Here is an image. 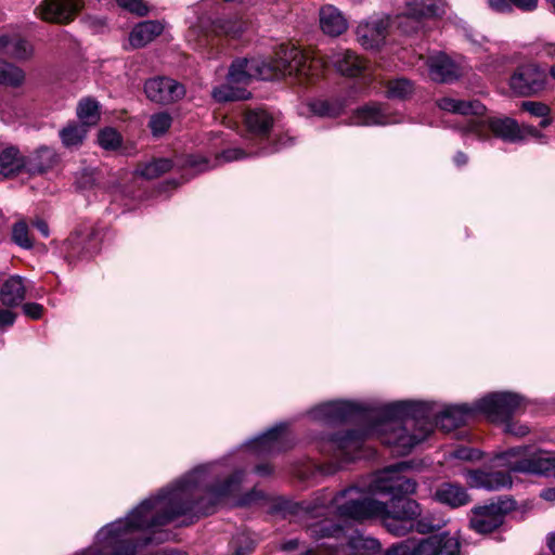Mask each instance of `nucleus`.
<instances>
[{
  "mask_svg": "<svg viewBox=\"0 0 555 555\" xmlns=\"http://www.w3.org/2000/svg\"><path fill=\"white\" fill-rule=\"evenodd\" d=\"M512 7H516L521 11H532L537 8L538 0H509Z\"/></svg>",
  "mask_w": 555,
  "mask_h": 555,
  "instance_id": "c03bdc74",
  "label": "nucleus"
},
{
  "mask_svg": "<svg viewBox=\"0 0 555 555\" xmlns=\"http://www.w3.org/2000/svg\"><path fill=\"white\" fill-rule=\"evenodd\" d=\"M23 312L33 320H38L43 314V307L36 302H27L23 305Z\"/></svg>",
  "mask_w": 555,
  "mask_h": 555,
  "instance_id": "ea45409f",
  "label": "nucleus"
},
{
  "mask_svg": "<svg viewBox=\"0 0 555 555\" xmlns=\"http://www.w3.org/2000/svg\"><path fill=\"white\" fill-rule=\"evenodd\" d=\"M171 162L166 158L154 159L150 163L140 164L135 169V175L145 179H155L169 171Z\"/></svg>",
  "mask_w": 555,
  "mask_h": 555,
  "instance_id": "c85d7f7f",
  "label": "nucleus"
},
{
  "mask_svg": "<svg viewBox=\"0 0 555 555\" xmlns=\"http://www.w3.org/2000/svg\"><path fill=\"white\" fill-rule=\"evenodd\" d=\"M429 77L438 82H447L457 78L461 74L460 67L448 55L438 53L427 59Z\"/></svg>",
  "mask_w": 555,
  "mask_h": 555,
  "instance_id": "f3484780",
  "label": "nucleus"
},
{
  "mask_svg": "<svg viewBox=\"0 0 555 555\" xmlns=\"http://www.w3.org/2000/svg\"><path fill=\"white\" fill-rule=\"evenodd\" d=\"M414 87L411 80L397 78L386 82L385 93L389 99L403 100L413 93Z\"/></svg>",
  "mask_w": 555,
  "mask_h": 555,
  "instance_id": "c756f323",
  "label": "nucleus"
},
{
  "mask_svg": "<svg viewBox=\"0 0 555 555\" xmlns=\"http://www.w3.org/2000/svg\"><path fill=\"white\" fill-rule=\"evenodd\" d=\"M10 44V38L7 35L0 36V52H4L7 54V50Z\"/></svg>",
  "mask_w": 555,
  "mask_h": 555,
  "instance_id": "8fccbe9b",
  "label": "nucleus"
},
{
  "mask_svg": "<svg viewBox=\"0 0 555 555\" xmlns=\"http://www.w3.org/2000/svg\"><path fill=\"white\" fill-rule=\"evenodd\" d=\"M288 547H289V548H294V543H293V542H289Z\"/></svg>",
  "mask_w": 555,
  "mask_h": 555,
  "instance_id": "bf43d9fd",
  "label": "nucleus"
},
{
  "mask_svg": "<svg viewBox=\"0 0 555 555\" xmlns=\"http://www.w3.org/2000/svg\"><path fill=\"white\" fill-rule=\"evenodd\" d=\"M256 472L260 475H267L271 472L269 465H258Z\"/></svg>",
  "mask_w": 555,
  "mask_h": 555,
  "instance_id": "864d4df0",
  "label": "nucleus"
},
{
  "mask_svg": "<svg viewBox=\"0 0 555 555\" xmlns=\"http://www.w3.org/2000/svg\"><path fill=\"white\" fill-rule=\"evenodd\" d=\"M26 169V159L13 146L0 152V178L7 179L16 176Z\"/></svg>",
  "mask_w": 555,
  "mask_h": 555,
  "instance_id": "412c9836",
  "label": "nucleus"
},
{
  "mask_svg": "<svg viewBox=\"0 0 555 555\" xmlns=\"http://www.w3.org/2000/svg\"><path fill=\"white\" fill-rule=\"evenodd\" d=\"M244 156V152L240 149L227 150L222 153L221 157L227 162L240 159Z\"/></svg>",
  "mask_w": 555,
  "mask_h": 555,
  "instance_id": "49530a36",
  "label": "nucleus"
},
{
  "mask_svg": "<svg viewBox=\"0 0 555 555\" xmlns=\"http://www.w3.org/2000/svg\"><path fill=\"white\" fill-rule=\"evenodd\" d=\"M27 287L24 278L0 274V304L5 307H16L25 299Z\"/></svg>",
  "mask_w": 555,
  "mask_h": 555,
  "instance_id": "2eb2a0df",
  "label": "nucleus"
},
{
  "mask_svg": "<svg viewBox=\"0 0 555 555\" xmlns=\"http://www.w3.org/2000/svg\"><path fill=\"white\" fill-rule=\"evenodd\" d=\"M81 8V0H43L38 10L44 21L67 24L75 18Z\"/></svg>",
  "mask_w": 555,
  "mask_h": 555,
  "instance_id": "9b49d317",
  "label": "nucleus"
},
{
  "mask_svg": "<svg viewBox=\"0 0 555 555\" xmlns=\"http://www.w3.org/2000/svg\"><path fill=\"white\" fill-rule=\"evenodd\" d=\"M548 48H550V49H553V51H554V53H555V42H554V43H550V44H548Z\"/></svg>",
  "mask_w": 555,
  "mask_h": 555,
  "instance_id": "4d7b16f0",
  "label": "nucleus"
},
{
  "mask_svg": "<svg viewBox=\"0 0 555 555\" xmlns=\"http://www.w3.org/2000/svg\"><path fill=\"white\" fill-rule=\"evenodd\" d=\"M548 545L554 551L555 553V537H551L550 540H548Z\"/></svg>",
  "mask_w": 555,
  "mask_h": 555,
  "instance_id": "5fc2aeb1",
  "label": "nucleus"
},
{
  "mask_svg": "<svg viewBox=\"0 0 555 555\" xmlns=\"http://www.w3.org/2000/svg\"><path fill=\"white\" fill-rule=\"evenodd\" d=\"M300 51L305 55V63L307 65H310L315 60H320L323 64L320 76L308 75L307 79H300L297 75H293V78L300 85H311L323 78L328 63H332L339 73L347 76H358L365 68V61L351 50L333 52L326 57L315 54L311 55L301 49Z\"/></svg>",
  "mask_w": 555,
  "mask_h": 555,
  "instance_id": "423d86ee",
  "label": "nucleus"
},
{
  "mask_svg": "<svg viewBox=\"0 0 555 555\" xmlns=\"http://www.w3.org/2000/svg\"><path fill=\"white\" fill-rule=\"evenodd\" d=\"M7 54L11 57L24 60L31 55V47L24 39H10V44Z\"/></svg>",
  "mask_w": 555,
  "mask_h": 555,
  "instance_id": "72a5a7b5",
  "label": "nucleus"
},
{
  "mask_svg": "<svg viewBox=\"0 0 555 555\" xmlns=\"http://www.w3.org/2000/svg\"><path fill=\"white\" fill-rule=\"evenodd\" d=\"M220 29L228 36L236 37L244 30L242 21H224L220 25Z\"/></svg>",
  "mask_w": 555,
  "mask_h": 555,
  "instance_id": "4c0bfd02",
  "label": "nucleus"
},
{
  "mask_svg": "<svg viewBox=\"0 0 555 555\" xmlns=\"http://www.w3.org/2000/svg\"><path fill=\"white\" fill-rule=\"evenodd\" d=\"M489 5L492 10L500 13L512 11V3L509 0H489Z\"/></svg>",
  "mask_w": 555,
  "mask_h": 555,
  "instance_id": "79ce46f5",
  "label": "nucleus"
},
{
  "mask_svg": "<svg viewBox=\"0 0 555 555\" xmlns=\"http://www.w3.org/2000/svg\"><path fill=\"white\" fill-rule=\"evenodd\" d=\"M505 430L511 433V434H513V435H515V436L522 437V436L527 435L528 427L522 426V425H517V424H514V423H507L506 427H505Z\"/></svg>",
  "mask_w": 555,
  "mask_h": 555,
  "instance_id": "a18cd8bd",
  "label": "nucleus"
},
{
  "mask_svg": "<svg viewBox=\"0 0 555 555\" xmlns=\"http://www.w3.org/2000/svg\"><path fill=\"white\" fill-rule=\"evenodd\" d=\"M434 498L437 502L456 508L469 502L466 490L456 483L443 482L435 491Z\"/></svg>",
  "mask_w": 555,
  "mask_h": 555,
  "instance_id": "aec40b11",
  "label": "nucleus"
},
{
  "mask_svg": "<svg viewBox=\"0 0 555 555\" xmlns=\"http://www.w3.org/2000/svg\"><path fill=\"white\" fill-rule=\"evenodd\" d=\"M444 8V0H412L406 3L405 12L397 17L398 27L408 34L415 31L422 20L439 17Z\"/></svg>",
  "mask_w": 555,
  "mask_h": 555,
  "instance_id": "0eeeda50",
  "label": "nucleus"
},
{
  "mask_svg": "<svg viewBox=\"0 0 555 555\" xmlns=\"http://www.w3.org/2000/svg\"><path fill=\"white\" fill-rule=\"evenodd\" d=\"M546 73L534 64L519 66L509 79L514 93L529 96L543 91L546 87Z\"/></svg>",
  "mask_w": 555,
  "mask_h": 555,
  "instance_id": "1a4fd4ad",
  "label": "nucleus"
},
{
  "mask_svg": "<svg viewBox=\"0 0 555 555\" xmlns=\"http://www.w3.org/2000/svg\"><path fill=\"white\" fill-rule=\"evenodd\" d=\"M522 406V398L512 392L490 393L474 406L452 405L437 414L424 402L398 401L374 411L347 401H332L315 406L312 418L325 423L348 420L375 418L364 431H347L324 441L321 451L341 466L362 456L364 441L376 436L382 443L393 447L399 454L409 453L414 446L425 440L435 425L451 431L465 424L476 412L486 414L491 421H506Z\"/></svg>",
  "mask_w": 555,
  "mask_h": 555,
  "instance_id": "f257e3e1",
  "label": "nucleus"
},
{
  "mask_svg": "<svg viewBox=\"0 0 555 555\" xmlns=\"http://www.w3.org/2000/svg\"><path fill=\"white\" fill-rule=\"evenodd\" d=\"M322 66L320 60L307 65L300 48L281 44L271 62L260 59L235 60L230 67L228 81L246 85L250 79L270 80L285 76L293 77V75L307 79L308 75L320 76Z\"/></svg>",
  "mask_w": 555,
  "mask_h": 555,
  "instance_id": "20e7f679",
  "label": "nucleus"
},
{
  "mask_svg": "<svg viewBox=\"0 0 555 555\" xmlns=\"http://www.w3.org/2000/svg\"><path fill=\"white\" fill-rule=\"evenodd\" d=\"M412 555H461L459 539L447 533L421 540Z\"/></svg>",
  "mask_w": 555,
  "mask_h": 555,
  "instance_id": "f8f14e48",
  "label": "nucleus"
},
{
  "mask_svg": "<svg viewBox=\"0 0 555 555\" xmlns=\"http://www.w3.org/2000/svg\"><path fill=\"white\" fill-rule=\"evenodd\" d=\"M352 122L359 126L383 125L385 124V116L382 113L380 107L366 105L354 113Z\"/></svg>",
  "mask_w": 555,
  "mask_h": 555,
  "instance_id": "bb28decb",
  "label": "nucleus"
},
{
  "mask_svg": "<svg viewBox=\"0 0 555 555\" xmlns=\"http://www.w3.org/2000/svg\"><path fill=\"white\" fill-rule=\"evenodd\" d=\"M146 96L156 103L168 104L180 100L185 94V88L175 79L157 77L144 85Z\"/></svg>",
  "mask_w": 555,
  "mask_h": 555,
  "instance_id": "9d476101",
  "label": "nucleus"
},
{
  "mask_svg": "<svg viewBox=\"0 0 555 555\" xmlns=\"http://www.w3.org/2000/svg\"><path fill=\"white\" fill-rule=\"evenodd\" d=\"M453 456L463 461H475L480 459V452L477 449L461 447L454 450Z\"/></svg>",
  "mask_w": 555,
  "mask_h": 555,
  "instance_id": "58836bf2",
  "label": "nucleus"
},
{
  "mask_svg": "<svg viewBox=\"0 0 555 555\" xmlns=\"http://www.w3.org/2000/svg\"><path fill=\"white\" fill-rule=\"evenodd\" d=\"M249 96V91L244 88H236L229 81L227 85H222L212 90V98L217 102L241 101L247 100Z\"/></svg>",
  "mask_w": 555,
  "mask_h": 555,
  "instance_id": "cd10ccee",
  "label": "nucleus"
},
{
  "mask_svg": "<svg viewBox=\"0 0 555 555\" xmlns=\"http://www.w3.org/2000/svg\"><path fill=\"white\" fill-rule=\"evenodd\" d=\"M521 109L534 117L542 118L540 121V126L542 128H546L552 124V119L550 118L551 108L545 103L538 101H524L521 103Z\"/></svg>",
  "mask_w": 555,
  "mask_h": 555,
  "instance_id": "7c9ffc66",
  "label": "nucleus"
},
{
  "mask_svg": "<svg viewBox=\"0 0 555 555\" xmlns=\"http://www.w3.org/2000/svg\"><path fill=\"white\" fill-rule=\"evenodd\" d=\"M242 472H235L222 485L208 487L207 467H198L156 498L143 501L126 519L102 528L98 545L80 555H133L138 544L132 539L134 530L168 524L177 516L193 512L208 515L225 496L238 490Z\"/></svg>",
  "mask_w": 555,
  "mask_h": 555,
  "instance_id": "f03ea898",
  "label": "nucleus"
},
{
  "mask_svg": "<svg viewBox=\"0 0 555 555\" xmlns=\"http://www.w3.org/2000/svg\"><path fill=\"white\" fill-rule=\"evenodd\" d=\"M466 480L470 487L486 490H500L512 485V478L506 472L469 470Z\"/></svg>",
  "mask_w": 555,
  "mask_h": 555,
  "instance_id": "dca6fc26",
  "label": "nucleus"
},
{
  "mask_svg": "<svg viewBox=\"0 0 555 555\" xmlns=\"http://www.w3.org/2000/svg\"><path fill=\"white\" fill-rule=\"evenodd\" d=\"M34 225L38 229V231L42 234L43 237L49 236V228H48V224L43 220L35 221Z\"/></svg>",
  "mask_w": 555,
  "mask_h": 555,
  "instance_id": "de8ad7c7",
  "label": "nucleus"
},
{
  "mask_svg": "<svg viewBox=\"0 0 555 555\" xmlns=\"http://www.w3.org/2000/svg\"><path fill=\"white\" fill-rule=\"evenodd\" d=\"M385 555H408L405 545H398L390 548Z\"/></svg>",
  "mask_w": 555,
  "mask_h": 555,
  "instance_id": "09e8293b",
  "label": "nucleus"
},
{
  "mask_svg": "<svg viewBox=\"0 0 555 555\" xmlns=\"http://www.w3.org/2000/svg\"><path fill=\"white\" fill-rule=\"evenodd\" d=\"M319 23L321 30L331 37L340 36L348 28V21L343 12L332 4H325L320 9Z\"/></svg>",
  "mask_w": 555,
  "mask_h": 555,
  "instance_id": "a211bd4d",
  "label": "nucleus"
},
{
  "mask_svg": "<svg viewBox=\"0 0 555 555\" xmlns=\"http://www.w3.org/2000/svg\"><path fill=\"white\" fill-rule=\"evenodd\" d=\"M311 111L319 116H335L337 111L326 101H317L311 103Z\"/></svg>",
  "mask_w": 555,
  "mask_h": 555,
  "instance_id": "e433bc0d",
  "label": "nucleus"
},
{
  "mask_svg": "<svg viewBox=\"0 0 555 555\" xmlns=\"http://www.w3.org/2000/svg\"><path fill=\"white\" fill-rule=\"evenodd\" d=\"M171 121V116L162 112L151 116L149 126L154 135H162L170 128Z\"/></svg>",
  "mask_w": 555,
  "mask_h": 555,
  "instance_id": "473e14b6",
  "label": "nucleus"
},
{
  "mask_svg": "<svg viewBox=\"0 0 555 555\" xmlns=\"http://www.w3.org/2000/svg\"><path fill=\"white\" fill-rule=\"evenodd\" d=\"M25 81V73L18 66L0 60V85L11 88H18Z\"/></svg>",
  "mask_w": 555,
  "mask_h": 555,
  "instance_id": "a878e982",
  "label": "nucleus"
},
{
  "mask_svg": "<svg viewBox=\"0 0 555 555\" xmlns=\"http://www.w3.org/2000/svg\"><path fill=\"white\" fill-rule=\"evenodd\" d=\"M188 165L197 172L205 171L210 168L208 160L201 156H190Z\"/></svg>",
  "mask_w": 555,
  "mask_h": 555,
  "instance_id": "a19ab883",
  "label": "nucleus"
},
{
  "mask_svg": "<svg viewBox=\"0 0 555 555\" xmlns=\"http://www.w3.org/2000/svg\"><path fill=\"white\" fill-rule=\"evenodd\" d=\"M116 2L120 8L139 16L146 15L149 12V9L143 0H116Z\"/></svg>",
  "mask_w": 555,
  "mask_h": 555,
  "instance_id": "c9c22d12",
  "label": "nucleus"
},
{
  "mask_svg": "<svg viewBox=\"0 0 555 555\" xmlns=\"http://www.w3.org/2000/svg\"><path fill=\"white\" fill-rule=\"evenodd\" d=\"M76 114L80 120L81 126L87 129L95 126L100 120V105L99 102L92 98L81 99L76 108Z\"/></svg>",
  "mask_w": 555,
  "mask_h": 555,
  "instance_id": "b1692460",
  "label": "nucleus"
},
{
  "mask_svg": "<svg viewBox=\"0 0 555 555\" xmlns=\"http://www.w3.org/2000/svg\"><path fill=\"white\" fill-rule=\"evenodd\" d=\"M12 238L17 245L24 248H30L33 246L28 227L24 221H18L14 224L12 229Z\"/></svg>",
  "mask_w": 555,
  "mask_h": 555,
  "instance_id": "f704fd0d",
  "label": "nucleus"
},
{
  "mask_svg": "<svg viewBox=\"0 0 555 555\" xmlns=\"http://www.w3.org/2000/svg\"><path fill=\"white\" fill-rule=\"evenodd\" d=\"M437 105L442 111L460 114L463 116H473L465 127L464 133L474 134L478 139H487L490 133L501 138L504 141L515 142L524 138L522 129L518 124L508 117L488 118L482 116L486 106L477 100H460L451 96H443L437 101Z\"/></svg>",
  "mask_w": 555,
  "mask_h": 555,
  "instance_id": "39448f33",
  "label": "nucleus"
},
{
  "mask_svg": "<svg viewBox=\"0 0 555 555\" xmlns=\"http://www.w3.org/2000/svg\"><path fill=\"white\" fill-rule=\"evenodd\" d=\"M388 20L377 18L360 23L357 28V38L364 49L379 48L387 36Z\"/></svg>",
  "mask_w": 555,
  "mask_h": 555,
  "instance_id": "4468645a",
  "label": "nucleus"
},
{
  "mask_svg": "<svg viewBox=\"0 0 555 555\" xmlns=\"http://www.w3.org/2000/svg\"><path fill=\"white\" fill-rule=\"evenodd\" d=\"M512 508L513 501L508 499L475 507L472 511L469 526L478 533L492 532L503 524L505 514Z\"/></svg>",
  "mask_w": 555,
  "mask_h": 555,
  "instance_id": "6e6552de",
  "label": "nucleus"
},
{
  "mask_svg": "<svg viewBox=\"0 0 555 555\" xmlns=\"http://www.w3.org/2000/svg\"><path fill=\"white\" fill-rule=\"evenodd\" d=\"M16 314L8 309H0V327L11 326L15 322Z\"/></svg>",
  "mask_w": 555,
  "mask_h": 555,
  "instance_id": "37998d69",
  "label": "nucleus"
},
{
  "mask_svg": "<svg viewBox=\"0 0 555 555\" xmlns=\"http://www.w3.org/2000/svg\"><path fill=\"white\" fill-rule=\"evenodd\" d=\"M548 73H550L551 78L555 80V65H553V66L550 68V72H548Z\"/></svg>",
  "mask_w": 555,
  "mask_h": 555,
  "instance_id": "6e6d98bb",
  "label": "nucleus"
},
{
  "mask_svg": "<svg viewBox=\"0 0 555 555\" xmlns=\"http://www.w3.org/2000/svg\"><path fill=\"white\" fill-rule=\"evenodd\" d=\"M284 438L285 426L279 425L254 439L250 442L249 448L259 455L271 454L283 449Z\"/></svg>",
  "mask_w": 555,
  "mask_h": 555,
  "instance_id": "6ab92c4d",
  "label": "nucleus"
},
{
  "mask_svg": "<svg viewBox=\"0 0 555 555\" xmlns=\"http://www.w3.org/2000/svg\"><path fill=\"white\" fill-rule=\"evenodd\" d=\"M408 468L405 462L389 466L378 472L370 483L371 493L391 496L389 505L367 496L357 487L336 493L332 502L343 517L356 520L379 518L393 535H405L412 530L425 534L439 529L438 522L422 517L421 505L415 500L400 498L416 490V482L404 474Z\"/></svg>",
  "mask_w": 555,
  "mask_h": 555,
  "instance_id": "7ed1b4c3",
  "label": "nucleus"
},
{
  "mask_svg": "<svg viewBox=\"0 0 555 555\" xmlns=\"http://www.w3.org/2000/svg\"><path fill=\"white\" fill-rule=\"evenodd\" d=\"M163 31V25L155 21H146L137 25L129 37L133 48H141L151 42Z\"/></svg>",
  "mask_w": 555,
  "mask_h": 555,
  "instance_id": "5701e85b",
  "label": "nucleus"
},
{
  "mask_svg": "<svg viewBox=\"0 0 555 555\" xmlns=\"http://www.w3.org/2000/svg\"><path fill=\"white\" fill-rule=\"evenodd\" d=\"M552 3H553V8L555 10V0H552Z\"/></svg>",
  "mask_w": 555,
  "mask_h": 555,
  "instance_id": "052dcab7",
  "label": "nucleus"
},
{
  "mask_svg": "<svg viewBox=\"0 0 555 555\" xmlns=\"http://www.w3.org/2000/svg\"><path fill=\"white\" fill-rule=\"evenodd\" d=\"M454 162L457 166L465 165L467 163V156L464 153L459 152L454 157Z\"/></svg>",
  "mask_w": 555,
  "mask_h": 555,
  "instance_id": "603ef678",
  "label": "nucleus"
},
{
  "mask_svg": "<svg viewBox=\"0 0 555 555\" xmlns=\"http://www.w3.org/2000/svg\"><path fill=\"white\" fill-rule=\"evenodd\" d=\"M88 131L86 126L69 122L60 131L62 144L67 149L78 147L82 144Z\"/></svg>",
  "mask_w": 555,
  "mask_h": 555,
  "instance_id": "393cba45",
  "label": "nucleus"
},
{
  "mask_svg": "<svg viewBox=\"0 0 555 555\" xmlns=\"http://www.w3.org/2000/svg\"><path fill=\"white\" fill-rule=\"evenodd\" d=\"M243 124L250 137L264 139L273 127L274 118L266 108H247L243 115Z\"/></svg>",
  "mask_w": 555,
  "mask_h": 555,
  "instance_id": "ddd939ff",
  "label": "nucleus"
},
{
  "mask_svg": "<svg viewBox=\"0 0 555 555\" xmlns=\"http://www.w3.org/2000/svg\"><path fill=\"white\" fill-rule=\"evenodd\" d=\"M98 141L104 150H117L121 145V135L114 128H104L99 132Z\"/></svg>",
  "mask_w": 555,
  "mask_h": 555,
  "instance_id": "2f4dec72",
  "label": "nucleus"
},
{
  "mask_svg": "<svg viewBox=\"0 0 555 555\" xmlns=\"http://www.w3.org/2000/svg\"><path fill=\"white\" fill-rule=\"evenodd\" d=\"M57 162V156L54 150L42 146L38 149L26 160V170L29 173H43L52 169Z\"/></svg>",
  "mask_w": 555,
  "mask_h": 555,
  "instance_id": "4be33fe9",
  "label": "nucleus"
},
{
  "mask_svg": "<svg viewBox=\"0 0 555 555\" xmlns=\"http://www.w3.org/2000/svg\"><path fill=\"white\" fill-rule=\"evenodd\" d=\"M237 555H246V552H241V551H237L236 553Z\"/></svg>",
  "mask_w": 555,
  "mask_h": 555,
  "instance_id": "13d9d810",
  "label": "nucleus"
},
{
  "mask_svg": "<svg viewBox=\"0 0 555 555\" xmlns=\"http://www.w3.org/2000/svg\"><path fill=\"white\" fill-rule=\"evenodd\" d=\"M541 496L547 501H555V488L544 490Z\"/></svg>",
  "mask_w": 555,
  "mask_h": 555,
  "instance_id": "3c124183",
  "label": "nucleus"
}]
</instances>
